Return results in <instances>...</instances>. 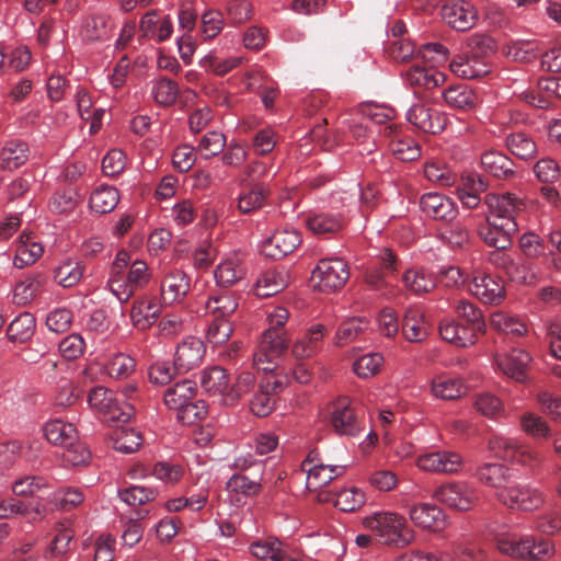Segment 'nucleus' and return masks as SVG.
<instances>
[{
  "instance_id": "obj_57",
  "label": "nucleus",
  "mask_w": 561,
  "mask_h": 561,
  "mask_svg": "<svg viewBox=\"0 0 561 561\" xmlns=\"http://www.w3.org/2000/svg\"><path fill=\"white\" fill-rule=\"evenodd\" d=\"M238 308V301L230 294L211 296L206 302V309L215 318L228 319Z\"/></svg>"
},
{
  "instance_id": "obj_24",
  "label": "nucleus",
  "mask_w": 561,
  "mask_h": 561,
  "mask_svg": "<svg viewBox=\"0 0 561 561\" xmlns=\"http://www.w3.org/2000/svg\"><path fill=\"white\" fill-rule=\"evenodd\" d=\"M188 290L187 275L180 270H170L161 282V300L164 305H171L185 297Z\"/></svg>"
},
{
  "instance_id": "obj_27",
  "label": "nucleus",
  "mask_w": 561,
  "mask_h": 561,
  "mask_svg": "<svg viewBox=\"0 0 561 561\" xmlns=\"http://www.w3.org/2000/svg\"><path fill=\"white\" fill-rule=\"evenodd\" d=\"M402 334L412 343L424 341L427 335V325L423 312L416 307L405 309L402 319Z\"/></svg>"
},
{
  "instance_id": "obj_50",
  "label": "nucleus",
  "mask_w": 561,
  "mask_h": 561,
  "mask_svg": "<svg viewBox=\"0 0 561 561\" xmlns=\"http://www.w3.org/2000/svg\"><path fill=\"white\" fill-rule=\"evenodd\" d=\"M287 286V275L283 271H267L256 282V295L270 297L282 291Z\"/></svg>"
},
{
  "instance_id": "obj_46",
  "label": "nucleus",
  "mask_w": 561,
  "mask_h": 561,
  "mask_svg": "<svg viewBox=\"0 0 561 561\" xmlns=\"http://www.w3.org/2000/svg\"><path fill=\"white\" fill-rule=\"evenodd\" d=\"M431 391L434 397L443 400H455L465 394L463 383L456 378L439 376L433 379Z\"/></svg>"
},
{
  "instance_id": "obj_40",
  "label": "nucleus",
  "mask_w": 561,
  "mask_h": 561,
  "mask_svg": "<svg viewBox=\"0 0 561 561\" xmlns=\"http://www.w3.org/2000/svg\"><path fill=\"white\" fill-rule=\"evenodd\" d=\"M507 149L517 158L528 160L537 154L535 140L524 131H513L506 136Z\"/></svg>"
},
{
  "instance_id": "obj_23",
  "label": "nucleus",
  "mask_w": 561,
  "mask_h": 561,
  "mask_svg": "<svg viewBox=\"0 0 561 561\" xmlns=\"http://www.w3.org/2000/svg\"><path fill=\"white\" fill-rule=\"evenodd\" d=\"M301 468L307 472V488L309 491H317L330 483L343 471L342 466H325L314 463L311 454L302 462Z\"/></svg>"
},
{
  "instance_id": "obj_41",
  "label": "nucleus",
  "mask_w": 561,
  "mask_h": 561,
  "mask_svg": "<svg viewBox=\"0 0 561 561\" xmlns=\"http://www.w3.org/2000/svg\"><path fill=\"white\" fill-rule=\"evenodd\" d=\"M43 254V247L41 243L33 241L28 234H21L20 241L16 247V253L14 257V266L23 268L34 263Z\"/></svg>"
},
{
  "instance_id": "obj_16",
  "label": "nucleus",
  "mask_w": 561,
  "mask_h": 561,
  "mask_svg": "<svg viewBox=\"0 0 561 561\" xmlns=\"http://www.w3.org/2000/svg\"><path fill=\"white\" fill-rule=\"evenodd\" d=\"M407 119L420 130L431 134L442 131L446 125L445 116L426 103L413 104L407 113Z\"/></svg>"
},
{
  "instance_id": "obj_56",
  "label": "nucleus",
  "mask_w": 561,
  "mask_h": 561,
  "mask_svg": "<svg viewBox=\"0 0 561 561\" xmlns=\"http://www.w3.org/2000/svg\"><path fill=\"white\" fill-rule=\"evenodd\" d=\"M243 276V270L237 257H229L221 262L216 271L215 278L220 286H231Z\"/></svg>"
},
{
  "instance_id": "obj_58",
  "label": "nucleus",
  "mask_w": 561,
  "mask_h": 561,
  "mask_svg": "<svg viewBox=\"0 0 561 561\" xmlns=\"http://www.w3.org/2000/svg\"><path fill=\"white\" fill-rule=\"evenodd\" d=\"M490 323L495 330L505 334L522 336L526 332V327L519 319L502 311L492 313Z\"/></svg>"
},
{
  "instance_id": "obj_7",
  "label": "nucleus",
  "mask_w": 561,
  "mask_h": 561,
  "mask_svg": "<svg viewBox=\"0 0 561 561\" xmlns=\"http://www.w3.org/2000/svg\"><path fill=\"white\" fill-rule=\"evenodd\" d=\"M350 277V270L342 259L320 260L312 271L311 279L322 291L341 289Z\"/></svg>"
},
{
  "instance_id": "obj_18",
  "label": "nucleus",
  "mask_w": 561,
  "mask_h": 561,
  "mask_svg": "<svg viewBox=\"0 0 561 561\" xmlns=\"http://www.w3.org/2000/svg\"><path fill=\"white\" fill-rule=\"evenodd\" d=\"M301 243L299 233L291 229L276 230L262 245L265 256L273 260H280L294 252Z\"/></svg>"
},
{
  "instance_id": "obj_15",
  "label": "nucleus",
  "mask_w": 561,
  "mask_h": 561,
  "mask_svg": "<svg viewBox=\"0 0 561 561\" xmlns=\"http://www.w3.org/2000/svg\"><path fill=\"white\" fill-rule=\"evenodd\" d=\"M440 14L450 27L460 32L470 30L478 19L476 8L465 0L445 3L442 7Z\"/></svg>"
},
{
  "instance_id": "obj_30",
  "label": "nucleus",
  "mask_w": 561,
  "mask_h": 561,
  "mask_svg": "<svg viewBox=\"0 0 561 561\" xmlns=\"http://www.w3.org/2000/svg\"><path fill=\"white\" fill-rule=\"evenodd\" d=\"M46 282L47 276L43 272L28 274L15 285L13 293L14 302L20 306H26L41 293Z\"/></svg>"
},
{
  "instance_id": "obj_9",
  "label": "nucleus",
  "mask_w": 561,
  "mask_h": 561,
  "mask_svg": "<svg viewBox=\"0 0 561 561\" xmlns=\"http://www.w3.org/2000/svg\"><path fill=\"white\" fill-rule=\"evenodd\" d=\"M330 424L339 435L356 436L362 432V422L348 397H341L331 403Z\"/></svg>"
},
{
  "instance_id": "obj_35",
  "label": "nucleus",
  "mask_w": 561,
  "mask_h": 561,
  "mask_svg": "<svg viewBox=\"0 0 561 561\" xmlns=\"http://www.w3.org/2000/svg\"><path fill=\"white\" fill-rule=\"evenodd\" d=\"M196 393V383L184 379L169 387L164 392V404L179 412L188 401L193 400Z\"/></svg>"
},
{
  "instance_id": "obj_64",
  "label": "nucleus",
  "mask_w": 561,
  "mask_h": 561,
  "mask_svg": "<svg viewBox=\"0 0 561 561\" xmlns=\"http://www.w3.org/2000/svg\"><path fill=\"white\" fill-rule=\"evenodd\" d=\"M365 503V495L356 488L343 490L335 494L334 506L343 512H354Z\"/></svg>"
},
{
  "instance_id": "obj_12",
  "label": "nucleus",
  "mask_w": 561,
  "mask_h": 561,
  "mask_svg": "<svg viewBox=\"0 0 561 561\" xmlns=\"http://www.w3.org/2000/svg\"><path fill=\"white\" fill-rule=\"evenodd\" d=\"M88 402L92 408L110 414L112 419L119 422L129 421L134 414L131 404L125 403L123 407H119L118 401L114 399L113 392L101 386L93 388L89 392Z\"/></svg>"
},
{
  "instance_id": "obj_17",
  "label": "nucleus",
  "mask_w": 561,
  "mask_h": 561,
  "mask_svg": "<svg viewBox=\"0 0 561 561\" xmlns=\"http://www.w3.org/2000/svg\"><path fill=\"white\" fill-rule=\"evenodd\" d=\"M470 291L481 302L488 305H499L505 297V288L502 280L485 273H477L473 276Z\"/></svg>"
},
{
  "instance_id": "obj_22",
  "label": "nucleus",
  "mask_w": 561,
  "mask_h": 561,
  "mask_svg": "<svg viewBox=\"0 0 561 561\" xmlns=\"http://www.w3.org/2000/svg\"><path fill=\"white\" fill-rule=\"evenodd\" d=\"M205 355L204 342L195 336L185 337L175 350V366L182 371H187L198 366Z\"/></svg>"
},
{
  "instance_id": "obj_47",
  "label": "nucleus",
  "mask_w": 561,
  "mask_h": 561,
  "mask_svg": "<svg viewBox=\"0 0 561 561\" xmlns=\"http://www.w3.org/2000/svg\"><path fill=\"white\" fill-rule=\"evenodd\" d=\"M119 201L116 188L112 186H100L93 191L90 196V207L98 214H107L112 211Z\"/></svg>"
},
{
  "instance_id": "obj_36",
  "label": "nucleus",
  "mask_w": 561,
  "mask_h": 561,
  "mask_svg": "<svg viewBox=\"0 0 561 561\" xmlns=\"http://www.w3.org/2000/svg\"><path fill=\"white\" fill-rule=\"evenodd\" d=\"M201 386L210 394L221 396V402L224 403L229 387V378L224 368L215 366L203 371Z\"/></svg>"
},
{
  "instance_id": "obj_2",
  "label": "nucleus",
  "mask_w": 561,
  "mask_h": 561,
  "mask_svg": "<svg viewBox=\"0 0 561 561\" xmlns=\"http://www.w3.org/2000/svg\"><path fill=\"white\" fill-rule=\"evenodd\" d=\"M364 526L370 530L382 545L404 548L415 538L414 530L409 527L407 519L393 512H377L367 516Z\"/></svg>"
},
{
  "instance_id": "obj_20",
  "label": "nucleus",
  "mask_w": 561,
  "mask_h": 561,
  "mask_svg": "<svg viewBox=\"0 0 561 561\" xmlns=\"http://www.w3.org/2000/svg\"><path fill=\"white\" fill-rule=\"evenodd\" d=\"M420 206L427 216L436 220L453 221L458 215L454 201L438 193L424 194Z\"/></svg>"
},
{
  "instance_id": "obj_43",
  "label": "nucleus",
  "mask_w": 561,
  "mask_h": 561,
  "mask_svg": "<svg viewBox=\"0 0 561 561\" xmlns=\"http://www.w3.org/2000/svg\"><path fill=\"white\" fill-rule=\"evenodd\" d=\"M343 225L342 216L333 213L313 214L307 219V227L317 234L337 232L342 229Z\"/></svg>"
},
{
  "instance_id": "obj_45",
  "label": "nucleus",
  "mask_w": 561,
  "mask_h": 561,
  "mask_svg": "<svg viewBox=\"0 0 561 561\" xmlns=\"http://www.w3.org/2000/svg\"><path fill=\"white\" fill-rule=\"evenodd\" d=\"M510 470L501 463H484L477 471L479 480L500 491L505 485L512 483L508 474Z\"/></svg>"
},
{
  "instance_id": "obj_8",
  "label": "nucleus",
  "mask_w": 561,
  "mask_h": 561,
  "mask_svg": "<svg viewBox=\"0 0 561 561\" xmlns=\"http://www.w3.org/2000/svg\"><path fill=\"white\" fill-rule=\"evenodd\" d=\"M496 547L504 554L531 560H540L553 553V547L548 540L535 543L528 538L517 539L515 535L500 536L496 539Z\"/></svg>"
},
{
  "instance_id": "obj_54",
  "label": "nucleus",
  "mask_w": 561,
  "mask_h": 561,
  "mask_svg": "<svg viewBox=\"0 0 561 561\" xmlns=\"http://www.w3.org/2000/svg\"><path fill=\"white\" fill-rule=\"evenodd\" d=\"M457 314L466 321L463 324L467 329H472V333L477 336L478 332L485 329V322L482 312L471 302L460 300L455 307Z\"/></svg>"
},
{
  "instance_id": "obj_51",
  "label": "nucleus",
  "mask_w": 561,
  "mask_h": 561,
  "mask_svg": "<svg viewBox=\"0 0 561 561\" xmlns=\"http://www.w3.org/2000/svg\"><path fill=\"white\" fill-rule=\"evenodd\" d=\"M503 54L518 62H530L537 58L539 48L533 41H515L503 47Z\"/></svg>"
},
{
  "instance_id": "obj_21",
  "label": "nucleus",
  "mask_w": 561,
  "mask_h": 561,
  "mask_svg": "<svg viewBox=\"0 0 561 561\" xmlns=\"http://www.w3.org/2000/svg\"><path fill=\"white\" fill-rule=\"evenodd\" d=\"M409 515L412 523L423 529L438 531L446 526L445 514L435 504L420 503L412 505Z\"/></svg>"
},
{
  "instance_id": "obj_52",
  "label": "nucleus",
  "mask_w": 561,
  "mask_h": 561,
  "mask_svg": "<svg viewBox=\"0 0 561 561\" xmlns=\"http://www.w3.org/2000/svg\"><path fill=\"white\" fill-rule=\"evenodd\" d=\"M251 553L257 559H271L273 561H286L287 554L282 542L276 538H267L263 541L253 542L250 547Z\"/></svg>"
},
{
  "instance_id": "obj_53",
  "label": "nucleus",
  "mask_w": 561,
  "mask_h": 561,
  "mask_svg": "<svg viewBox=\"0 0 561 561\" xmlns=\"http://www.w3.org/2000/svg\"><path fill=\"white\" fill-rule=\"evenodd\" d=\"M506 250L495 249L488 255L489 262L497 268L504 271V273L514 282L519 284H529L526 275H516L514 270H518L519 266L514 260L505 252Z\"/></svg>"
},
{
  "instance_id": "obj_25",
  "label": "nucleus",
  "mask_w": 561,
  "mask_h": 561,
  "mask_svg": "<svg viewBox=\"0 0 561 561\" xmlns=\"http://www.w3.org/2000/svg\"><path fill=\"white\" fill-rule=\"evenodd\" d=\"M328 333L325 325L317 323L311 325L306 335L296 341L291 347V354L297 359L310 358L322 348V341Z\"/></svg>"
},
{
  "instance_id": "obj_55",
  "label": "nucleus",
  "mask_w": 561,
  "mask_h": 561,
  "mask_svg": "<svg viewBox=\"0 0 561 561\" xmlns=\"http://www.w3.org/2000/svg\"><path fill=\"white\" fill-rule=\"evenodd\" d=\"M142 476H153L164 483H176L183 476V468L167 461H159L153 466L142 469Z\"/></svg>"
},
{
  "instance_id": "obj_33",
  "label": "nucleus",
  "mask_w": 561,
  "mask_h": 561,
  "mask_svg": "<svg viewBox=\"0 0 561 561\" xmlns=\"http://www.w3.org/2000/svg\"><path fill=\"white\" fill-rule=\"evenodd\" d=\"M443 98L448 106L460 111L473 110L479 103L476 92L465 84L449 87L443 92Z\"/></svg>"
},
{
  "instance_id": "obj_37",
  "label": "nucleus",
  "mask_w": 561,
  "mask_h": 561,
  "mask_svg": "<svg viewBox=\"0 0 561 561\" xmlns=\"http://www.w3.org/2000/svg\"><path fill=\"white\" fill-rule=\"evenodd\" d=\"M85 265L76 260H67L54 270L55 282L64 288L76 286L83 277Z\"/></svg>"
},
{
  "instance_id": "obj_28",
  "label": "nucleus",
  "mask_w": 561,
  "mask_h": 561,
  "mask_svg": "<svg viewBox=\"0 0 561 561\" xmlns=\"http://www.w3.org/2000/svg\"><path fill=\"white\" fill-rule=\"evenodd\" d=\"M405 80L414 88L432 90L443 84L446 80V76L432 66H412L405 72Z\"/></svg>"
},
{
  "instance_id": "obj_26",
  "label": "nucleus",
  "mask_w": 561,
  "mask_h": 561,
  "mask_svg": "<svg viewBox=\"0 0 561 561\" xmlns=\"http://www.w3.org/2000/svg\"><path fill=\"white\" fill-rule=\"evenodd\" d=\"M160 314V306L154 298L144 296L134 301L130 310L133 324L139 330H147Z\"/></svg>"
},
{
  "instance_id": "obj_39",
  "label": "nucleus",
  "mask_w": 561,
  "mask_h": 561,
  "mask_svg": "<svg viewBox=\"0 0 561 561\" xmlns=\"http://www.w3.org/2000/svg\"><path fill=\"white\" fill-rule=\"evenodd\" d=\"M28 158V147L21 140H10L0 153V167L4 170L16 169Z\"/></svg>"
},
{
  "instance_id": "obj_61",
  "label": "nucleus",
  "mask_w": 561,
  "mask_h": 561,
  "mask_svg": "<svg viewBox=\"0 0 561 561\" xmlns=\"http://www.w3.org/2000/svg\"><path fill=\"white\" fill-rule=\"evenodd\" d=\"M383 364V357L379 353H370L360 356L353 364V370L359 378L375 376Z\"/></svg>"
},
{
  "instance_id": "obj_60",
  "label": "nucleus",
  "mask_w": 561,
  "mask_h": 561,
  "mask_svg": "<svg viewBox=\"0 0 561 561\" xmlns=\"http://www.w3.org/2000/svg\"><path fill=\"white\" fill-rule=\"evenodd\" d=\"M473 404L479 413L490 419H500L505 414L502 401L490 393L478 394Z\"/></svg>"
},
{
  "instance_id": "obj_5",
  "label": "nucleus",
  "mask_w": 561,
  "mask_h": 561,
  "mask_svg": "<svg viewBox=\"0 0 561 561\" xmlns=\"http://www.w3.org/2000/svg\"><path fill=\"white\" fill-rule=\"evenodd\" d=\"M501 503L510 508L533 512L541 507L546 501L545 494L529 483H512L505 485L496 493Z\"/></svg>"
},
{
  "instance_id": "obj_63",
  "label": "nucleus",
  "mask_w": 561,
  "mask_h": 561,
  "mask_svg": "<svg viewBox=\"0 0 561 561\" xmlns=\"http://www.w3.org/2000/svg\"><path fill=\"white\" fill-rule=\"evenodd\" d=\"M417 56L428 66L437 68L448 60V49L439 43H426L420 47Z\"/></svg>"
},
{
  "instance_id": "obj_44",
  "label": "nucleus",
  "mask_w": 561,
  "mask_h": 561,
  "mask_svg": "<svg viewBox=\"0 0 561 561\" xmlns=\"http://www.w3.org/2000/svg\"><path fill=\"white\" fill-rule=\"evenodd\" d=\"M35 325L34 316L30 312H22L8 327V337L12 342L24 343L33 336Z\"/></svg>"
},
{
  "instance_id": "obj_38",
  "label": "nucleus",
  "mask_w": 561,
  "mask_h": 561,
  "mask_svg": "<svg viewBox=\"0 0 561 561\" xmlns=\"http://www.w3.org/2000/svg\"><path fill=\"white\" fill-rule=\"evenodd\" d=\"M369 321L363 317H355L344 320L337 328L334 343L344 346L358 339L367 329Z\"/></svg>"
},
{
  "instance_id": "obj_11",
  "label": "nucleus",
  "mask_w": 561,
  "mask_h": 561,
  "mask_svg": "<svg viewBox=\"0 0 561 561\" xmlns=\"http://www.w3.org/2000/svg\"><path fill=\"white\" fill-rule=\"evenodd\" d=\"M287 346L288 340L284 331L266 330L262 334L259 348L254 354V362L257 368L264 371H272V366L260 367V364H273L287 350Z\"/></svg>"
},
{
  "instance_id": "obj_62",
  "label": "nucleus",
  "mask_w": 561,
  "mask_h": 561,
  "mask_svg": "<svg viewBox=\"0 0 561 561\" xmlns=\"http://www.w3.org/2000/svg\"><path fill=\"white\" fill-rule=\"evenodd\" d=\"M83 494L79 489L64 488L54 492L49 501L58 510L69 511L83 502Z\"/></svg>"
},
{
  "instance_id": "obj_3",
  "label": "nucleus",
  "mask_w": 561,
  "mask_h": 561,
  "mask_svg": "<svg viewBox=\"0 0 561 561\" xmlns=\"http://www.w3.org/2000/svg\"><path fill=\"white\" fill-rule=\"evenodd\" d=\"M489 448L496 457L529 469L536 468L542 460L535 448L515 438L494 435L489 440Z\"/></svg>"
},
{
  "instance_id": "obj_48",
  "label": "nucleus",
  "mask_w": 561,
  "mask_h": 561,
  "mask_svg": "<svg viewBox=\"0 0 561 561\" xmlns=\"http://www.w3.org/2000/svg\"><path fill=\"white\" fill-rule=\"evenodd\" d=\"M402 282L405 288L415 295L428 293L436 286V282L432 275L425 273L423 270L416 268L405 271Z\"/></svg>"
},
{
  "instance_id": "obj_32",
  "label": "nucleus",
  "mask_w": 561,
  "mask_h": 561,
  "mask_svg": "<svg viewBox=\"0 0 561 561\" xmlns=\"http://www.w3.org/2000/svg\"><path fill=\"white\" fill-rule=\"evenodd\" d=\"M110 30V16L104 13H93L83 19L80 36L84 42H101L107 38Z\"/></svg>"
},
{
  "instance_id": "obj_1",
  "label": "nucleus",
  "mask_w": 561,
  "mask_h": 561,
  "mask_svg": "<svg viewBox=\"0 0 561 561\" xmlns=\"http://www.w3.org/2000/svg\"><path fill=\"white\" fill-rule=\"evenodd\" d=\"M490 216L488 225L479 230L482 240L494 249L507 250L518 231L516 216L524 211L526 203L513 193L488 194L484 198Z\"/></svg>"
},
{
  "instance_id": "obj_13",
  "label": "nucleus",
  "mask_w": 561,
  "mask_h": 561,
  "mask_svg": "<svg viewBox=\"0 0 561 561\" xmlns=\"http://www.w3.org/2000/svg\"><path fill=\"white\" fill-rule=\"evenodd\" d=\"M416 466L424 471L454 474L462 467V457L451 450H438L417 457Z\"/></svg>"
},
{
  "instance_id": "obj_34",
  "label": "nucleus",
  "mask_w": 561,
  "mask_h": 561,
  "mask_svg": "<svg viewBox=\"0 0 561 561\" xmlns=\"http://www.w3.org/2000/svg\"><path fill=\"white\" fill-rule=\"evenodd\" d=\"M439 334L443 340L460 347L473 345L477 341L472 329H467L455 320H443L439 324Z\"/></svg>"
},
{
  "instance_id": "obj_14",
  "label": "nucleus",
  "mask_w": 561,
  "mask_h": 561,
  "mask_svg": "<svg viewBox=\"0 0 561 561\" xmlns=\"http://www.w3.org/2000/svg\"><path fill=\"white\" fill-rule=\"evenodd\" d=\"M533 358L530 354L520 348H513L511 352L495 356L497 368L508 378L518 382H525L528 377V369Z\"/></svg>"
},
{
  "instance_id": "obj_31",
  "label": "nucleus",
  "mask_w": 561,
  "mask_h": 561,
  "mask_svg": "<svg viewBox=\"0 0 561 561\" xmlns=\"http://www.w3.org/2000/svg\"><path fill=\"white\" fill-rule=\"evenodd\" d=\"M514 162L511 158L495 150L481 154V167L485 172L497 179H508L514 175Z\"/></svg>"
},
{
  "instance_id": "obj_10",
  "label": "nucleus",
  "mask_w": 561,
  "mask_h": 561,
  "mask_svg": "<svg viewBox=\"0 0 561 561\" xmlns=\"http://www.w3.org/2000/svg\"><path fill=\"white\" fill-rule=\"evenodd\" d=\"M433 496L438 502L458 511L470 510L477 501L474 490L466 482H451L440 485L435 490Z\"/></svg>"
},
{
  "instance_id": "obj_29",
  "label": "nucleus",
  "mask_w": 561,
  "mask_h": 561,
  "mask_svg": "<svg viewBox=\"0 0 561 561\" xmlns=\"http://www.w3.org/2000/svg\"><path fill=\"white\" fill-rule=\"evenodd\" d=\"M268 195L270 191L265 185L252 182L236 199L237 208L243 215L251 214L264 206Z\"/></svg>"
},
{
  "instance_id": "obj_42",
  "label": "nucleus",
  "mask_w": 561,
  "mask_h": 561,
  "mask_svg": "<svg viewBox=\"0 0 561 561\" xmlns=\"http://www.w3.org/2000/svg\"><path fill=\"white\" fill-rule=\"evenodd\" d=\"M44 434L49 443L61 447L77 439L76 427L71 423H65L60 420L48 422L45 425Z\"/></svg>"
},
{
  "instance_id": "obj_4",
  "label": "nucleus",
  "mask_w": 561,
  "mask_h": 561,
  "mask_svg": "<svg viewBox=\"0 0 561 561\" xmlns=\"http://www.w3.org/2000/svg\"><path fill=\"white\" fill-rule=\"evenodd\" d=\"M397 266L396 254L388 248L381 249L365 273L366 284L380 296L391 299L394 297L396 288L387 282V276L393 275Z\"/></svg>"
},
{
  "instance_id": "obj_19",
  "label": "nucleus",
  "mask_w": 561,
  "mask_h": 561,
  "mask_svg": "<svg viewBox=\"0 0 561 561\" xmlns=\"http://www.w3.org/2000/svg\"><path fill=\"white\" fill-rule=\"evenodd\" d=\"M382 133L389 138V148L392 154L401 161H414L421 156L419 144L409 136H403L393 124H387Z\"/></svg>"
},
{
  "instance_id": "obj_59",
  "label": "nucleus",
  "mask_w": 561,
  "mask_h": 561,
  "mask_svg": "<svg viewBox=\"0 0 561 561\" xmlns=\"http://www.w3.org/2000/svg\"><path fill=\"white\" fill-rule=\"evenodd\" d=\"M448 222L439 232L440 239L453 248H462L469 241V229L461 221L453 220Z\"/></svg>"
},
{
  "instance_id": "obj_6",
  "label": "nucleus",
  "mask_w": 561,
  "mask_h": 561,
  "mask_svg": "<svg viewBox=\"0 0 561 561\" xmlns=\"http://www.w3.org/2000/svg\"><path fill=\"white\" fill-rule=\"evenodd\" d=\"M481 53L457 55L449 64L451 72L463 79H476L488 75L491 70L485 55L493 50V41L490 37H481L477 42Z\"/></svg>"
},
{
  "instance_id": "obj_49",
  "label": "nucleus",
  "mask_w": 561,
  "mask_h": 561,
  "mask_svg": "<svg viewBox=\"0 0 561 561\" xmlns=\"http://www.w3.org/2000/svg\"><path fill=\"white\" fill-rule=\"evenodd\" d=\"M113 448L124 454L138 450L142 444V436L138 431L128 427H119L112 435Z\"/></svg>"
}]
</instances>
